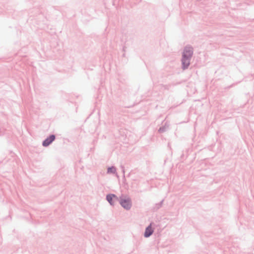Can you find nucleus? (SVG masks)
<instances>
[{
  "mask_svg": "<svg viewBox=\"0 0 254 254\" xmlns=\"http://www.w3.org/2000/svg\"><path fill=\"white\" fill-rule=\"evenodd\" d=\"M115 172H116V169L114 167L109 168L108 170V173H115Z\"/></svg>",
  "mask_w": 254,
  "mask_h": 254,
  "instance_id": "nucleus-7",
  "label": "nucleus"
},
{
  "mask_svg": "<svg viewBox=\"0 0 254 254\" xmlns=\"http://www.w3.org/2000/svg\"><path fill=\"white\" fill-rule=\"evenodd\" d=\"M190 58L187 57V55L186 54H183L182 62L184 69H185L189 66L190 64Z\"/></svg>",
  "mask_w": 254,
  "mask_h": 254,
  "instance_id": "nucleus-2",
  "label": "nucleus"
},
{
  "mask_svg": "<svg viewBox=\"0 0 254 254\" xmlns=\"http://www.w3.org/2000/svg\"><path fill=\"white\" fill-rule=\"evenodd\" d=\"M153 230L151 227V224L147 227L144 233V237H148L153 233Z\"/></svg>",
  "mask_w": 254,
  "mask_h": 254,
  "instance_id": "nucleus-6",
  "label": "nucleus"
},
{
  "mask_svg": "<svg viewBox=\"0 0 254 254\" xmlns=\"http://www.w3.org/2000/svg\"><path fill=\"white\" fill-rule=\"evenodd\" d=\"M55 139L54 135H51L50 136L45 140L43 142V145L44 146H48L52 142H53Z\"/></svg>",
  "mask_w": 254,
  "mask_h": 254,
  "instance_id": "nucleus-3",
  "label": "nucleus"
},
{
  "mask_svg": "<svg viewBox=\"0 0 254 254\" xmlns=\"http://www.w3.org/2000/svg\"><path fill=\"white\" fill-rule=\"evenodd\" d=\"M120 203L121 205L126 209H130L131 206V200L129 198H121Z\"/></svg>",
  "mask_w": 254,
  "mask_h": 254,
  "instance_id": "nucleus-1",
  "label": "nucleus"
},
{
  "mask_svg": "<svg viewBox=\"0 0 254 254\" xmlns=\"http://www.w3.org/2000/svg\"><path fill=\"white\" fill-rule=\"evenodd\" d=\"M185 54L187 55V57L190 58L192 54V48L190 47H186L183 54Z\"/></svg>",
  "mask_w": 254,
  "mask_h": 254,
  "instance_id": "nucleus-5",
  "label": "nucleus"
},
{
  "mask_svg": "<svg viewBox=\"0 0 254 254\" xmlns=\"http://www.w3.org/2000/svg\"><path fill=\"white\" fill-rule=\"evenodd\" d=\"M117 197L115 194H110L107 196V199L111 205H114V200H117Z\"/></svg>",
  "mask_w": 254,
  "mask_h": 254,
  "instance_id": "nucleus-4",
  "label": "nucleus"
}]
</instances>
